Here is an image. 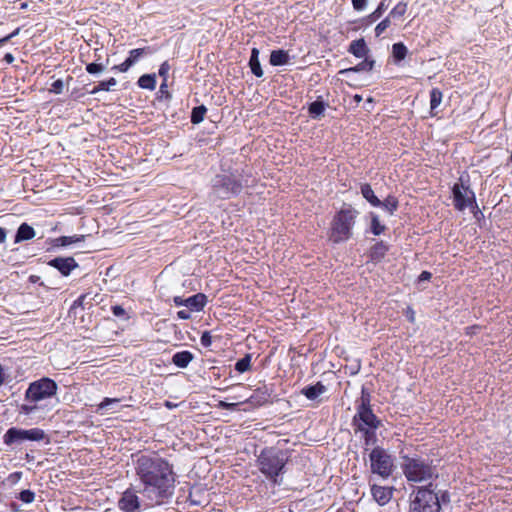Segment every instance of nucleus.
Here are the masks:
<instances>
[{"label":"nucleus","mask_w":512,"mask_h":512,"mask_svg":"<svg viewBox=\"0 0 512 512\" xmlns=\"http://www.w3.org/2000/svg\"><path fill=\"white\" fill-rule=\"evenodd\" d=\"M207 108L204 105L196 106L191 111L190 121L192 124H199L204 120Z\"/></svg>","instance_id":"nucleus-35"},{"label":"nucleus","mask_w":512,"mask_h":512,"mask_svg":"<svg viewBox=\"0 0 512 512\" xmlns=\"http://www.w3.org/2000/svg\"><path fill=\"white\" fill-rule=\"evenodd\" d=\"M138 485L136 489L128 488L123 493L121 498L118 500V507L124 512H137L141 505L140 499L137 495Z\"/></svg>","instance_id":"nucleus-12"},{"label":"nucleus","mask_w":512,"mask_h":512,"mask_svg":"<svg viewBox=\"0 0 512 512\" xmlns=\"http://www.w3.org/2000/svg\"><path fill=\"white\" fill-rule=\"evenodd\" d=\"M356 413L352 417L351 425L355 434L364 429H379L382 421L372 410L371 393L362 386L361 395L355 401Z\"/></svg>","instance_id":"nucleus-5"},{"label":"nucleus","mask_w":512,"mask_h":512,"mask_svg":"<svg viewBox=\"0 0 512 512\" xmlns=\"http://www.w3.org/2000/svg\"><path fill=\"white\" fill-rule=\"evenodd\" d=\"M471 212L473 213V217L477 220V221H480L482 219H484V214L483 212L479 209L478 207V204H477V201L475 200V205L472 204L468 207Z\"/></svg>","instance_id":"nucleus-51"},{"label":"nucleus","mask_w":512,"mask_h":512,"mask_svg":"<svg viewBox=\"0 0 512 512\" xmlns=\"http://www.w3.org/2000/svg\"><path fill=\"white\" fill-rule=\"evenodd\" d=\"M111 311L112 314L116 317H124L126 315V311L121 305L112 306Z\"/></svg>","instance_id":"nucleus-57"},{"label":"nucleus","mask_w":512,"mask_h":512,"mask_svg":"<svg viewBox=\"0 0 512 512\" xmlns=\"http://www.w3.org/2000/svg\"><path fill=\"white\" fill-rule=\"evenodd\" d=\"M382 16L378 14L375 10L369 15L365 16L361 19V22L364 26H369L380 19Z\"/></svg>","instance_id":"nucleus-45"},{"label":"nucleus","mask_w":512,"mask_h":512,"mask_svg":"<svg viewBox=\"0 0 512 512\" xmlns=\"http://www.w3.org/2000/svg\"><path fill=\"white\" fill-rule=\"evenodd\" d=\"M22 434L24 437V442L26 441H43L46 440V443H49V438L47 437L45 431L41 428H31V429H22Z\"/></svg>","instance_id":"nucleus-24"},{"label":"nucleus","mask_w":512,"mask_h":512,"mask_svg":"<svg viewBox=\"0 0 512 512\" xmlns=\"http://www.w3.org/2000/svg\"><path fill=\"white\" fill-rule=\"evenodd\" d=\"M242 404L243 403H241V402L229 403V402H226V401H219L217 407L220 408V409H223V410L235 411Z\"/></svg>","instance_id":"nucleus-46"},{"label":"nucleus","mask_w":512,"mask_h":512,"mask_svg":"<svg viewBox=\"0 0 512 512\" xmlns=\"http://www.w3.org/2000/svg\"><path fill=\"white\" fill-rule=\"evenodd\" d=\"M170 65L168 63V61H164L160 67H159V70H158V74L161 78H163V81H167V78H168V73H169V70H170Z\"/></svg>","instance_id":"nucleus-49"},{"label":"nucleus","mask_w":512,"mask_h":512,"mask_svg":"<svg viewBox=\"0 0 512 512\" xmlns=\"http://www.w3.org/2000/svg\"><path fill=\"white\" fill-rule=\"evenodd\" d=\"M326 392L327 387L321 381H318L313 385H307L300 390V394L311 401L317 400L322 394Z\"/></svg>","instance_id":"nucleus-17"},{"label":"nucleus","mask_w":512,"mask_h":512,"mask_svg":"<svg viewBox=\"0 0 512 512\" xmlns=\"http://www.w3.org/2000/svg\"><path fill=\"white\" fill-rule=\"evenodd\" d=\"M3 441L6 445L16 448L24 443L22 428L12 427L9 428L3 436Z\"/></svg>","instance_id":"nucleus-18"},{"label":"nucleus","mask_w":512,"mask_h":512,"mask_svg":"<svg viewBox=\"0 0 512 512\" xmlns=\"http://www.w3.org/2000/svg\"><path fill=\"white\" fill-rule=\"evenodd\" d=\"M432 278V273L429 271H422L418 277V282L429 281Z\"/></svg>","instance_id":"nucleus-60"},{"label":"nucleus","mask_w":512,"mask_h":512,"mask_svg":"<svg viewBox=\"0 0 512 512\" xmlns=\"http://www.w3.org/2000/svg\"><path fill=\"white\" fill-rule=\"evenodd\" d=\"M3 59L8 63L11 64L14 61V56L12 53H6L3 57Z\"/></svg>","instance_id":"nucleus-64"},{"label":"nucleus","mask_w":512,"mask_h":512,"mask_svg":"<svg viewBox=\"0 0 512 512\" xmlns=\"http://www.w3.org/2000/svg\"><path fill=\"white\" fill-rule=\"evenodd\" d=\"M19 28H17L16 30H14L12 33L2 37L1 39V42H2V45L6 42H8L12 37L16 36L18 33H19Z\"/></svg>","instance_id":"nucleus-61"},{"label":"nucleus","mask_w":512,"mask_h":512,"mask_svg":"<svg viewBox=\"0 0 512 512\" xmlns=\"http://www.w3.org/2000/svg\"><path fill=\"white\" fill-rule=\"evenodd\" d=\"M100 89L103 91H109L111 87L115 86L117 84V81L115 78L111 77L108 80L100 81Z\"/></svg>","instance_id":"nucleus-53"},{"label":"nucleus","mask_w":512,"mask_h":512,"mask_svg":"<svg viewBox=\"0 0 512 512\" xmlns=\"http://www.w3.org/2000/svg\"><path fill=\"white\" fill-rule=\"evenodd\" d=\"M194 359V355L192 352L188 351V350H183V351H179V352H176L173 356H172V360L171 362L178 368H186L190 362Z\"/></svg>","instance_id":"nucleus-23"},{"label":"nucleus","mask_w":512,"mask_h":512,"mask_svg":"<svg viewBox=\"0 0 512 512\" xmlns=\"http://www.w3.org/2000/svg\"><path fill=\"white\" fill-rule=\"evenodd\" d=\"M131 62L127 61V59L119 65H115L112 67V70L119 72H127L131 68Z\"/></svg>","instance_id":"nucleus-55"},{"label":"nucleus","mask_w":512,"mask_h":512,"mask_svg":"<svg viewBox=\"0 0 512 512\" xmlns=\"http://www.w3.org/2000/svg\"><path fill=\"white\" fill-rule=\"evenodd\" d=\"M85 240V235L60 236L54 239V247H66Z\"/></svg>","instance_id":"nucleus-29"},{"label":"nucleus","mask_w":512,"mask_h":512,"mask_svg":"<svg viewBox=\"0 0 512 512\" xmlns=\"http://www.w3.org/2000/svg\"><path fill=\"white\" fill-rule=\"evenodd\" d=\"M135 475L139 481L138 492L150 501L161 504L174 494L176 474L173 465L157 452L136 455Z\"/></svg>","instance_id":"nucleus-1"},{"label":"nucleus","mask_w":512,"mask_h":512,"mask_svg":"<svg viewBox=\"0 0 512 512\" xmlns=\"http://www.w3.org/2000/svg\"><path fill=\"white\" fill-rule=\"evenodd\" d=\"M244 184L237 171H224L211 180V194L220 200H229L241 194Z\"/></svg>","instance_id":"nucleus-6"},{"label":"nucleus","mask_w":512,"mask_h":512,"mask_svg":"<svg viewBox=\"0 0 512 512\" xmlns=\"http://www.w3.org/2000/svg\"><path fill=\"white\" fill-rule=\"evenodd\" d=\"M399 207L398 198L392 194H389L383 201L380 200V207L388 212L389 215H393Z\"/></svg>","instance_id":"nucleus-31"},{"label":"nucleus","mask_w":512,"mask_h":512,"mask_svg":"<svg viewBox=\"0 0 512 512\" xmlns=\"http://www.w3.org/2000/svg\"><path fill=\"white\" fill-rule=\"evenodd\" d=\"M392 21L393 20L388 15L382 19L374 29L375 37H380L386 31V29L391 26Z\"/></svg>","instance_id":"nucleus-40"},{"label":"nucleus","mask_w":512,"mask_h":512,"mask_svg":"<svg viewBox=\"0 0 512 512\" xmlns=\"http://www.w3.org/2000/svg\"><path fill=\"white\" fill-rule=\"evenodd\" d=\"M200 343L203 347L208 348L212 344V336L209 331H204L200 337Z\"/></svg>","instance_id":"nucleus-52"},{"label":"nucleus","mask_w":512,"mask_h":512,"mask_svg":"<svg viewBox=\"0 0 512 512\" xmlns=\"http://www.w3.org/2000/svg\"><path fill=\"white\" fill-rule=\"evenodd\" d=\"M378 429H364L362 431H358V433L362 434V438L364 440V445L366 447L370 445H374L377 442L376 431Z\"/></svg>","instance_id":"nucleus-38"},{"label":"nucleus","mask_w":512,"mask_h":512,"mask_svg":"<svg viewBox=\"0 0 512 512\" xmlns=\"http://www.w3.org/2000/svg\"><path fill=\"white\" fill-rule=\"evenodd\" d=\"M359 214L360 212L352 204L343 203L330 221L327 231L328 241L333 245H339L352 239Z\"/></svg>","instance_id":"nucleus-2"},{"label":"nucleus","mask_w":512,"mask_h":512,"mask_svg":"<svg viewBox=\"0 0 512 512\" xmlns=\"http://www.w3.org/2000/svg\"><path fill=\"white\" fill-rule=\"evenodd\" d=\"M290 60L289 53L283 49L271 51L269 62L272 66H283Z\"/></svg>","instance_id":"nucleus-25"},{"label":"nucleus","mask_w":512,"mask_h":512,"mask_svg":"<svg viewBox=\"0 0 512 512\" xmlns=\"http://www.w3.org/2000/svg\"><path fill=\"white\" fill-rule=\"evenodd\" d=\"M289 460L288 452L278 447H265L257 457V466L259 471L273 484L281 485L282 479H279L286 471V465Z\"/></svg>","instance_id":"nucleus-3"},{"label":"nucleus","mask_w":512,"mask_h":512,"mask_svg":"<svg viewBox=\"0 0 512 512\" xmlns=\"http://www.w3.org/2000/svg\"><path fill=\"white\" fill-rule=\"evenodd\" d=\"M348 52L355 56L356 58H364L368 57L370 49L368 48L366 41L364 38H359L357 40H353L349 47Z\"/></svg>","instance_id":"nucleus-20"},{"label":"nucleus","mask_w":512,"mask_h":512,"mask_svg":"<svg viewBox=\"0 0 512 512\" xmlns=\"http://www.w3.org/2000/svg\"><path fill=\"white\" fill-rule=\"evenodd\" d=\"M461 183H455L452 187L453 205L458 211H464L470 205H475L476 196L469 185H465L460 178Z\"/></svg>","instance_id":"nucleus-10"},{"label":"nucleus","mask_w":512,"mask_h":512,"mask_svg":"<svg viewBox=\"0 0 512 512\" xmlns=\"http://www.w3.org/2000/svg\"><path fill=\"white\" fill-rule=\"evenodd\" d=\"M389 250L390 245L383 240H379L370 247L368 251V258L373 263H379L383 260Z\"/></svg>","instance_id":"nucleus-15"},{"label":"nucleus","mask_w":512,"mask_h":512,"mask_svg":"<svg viewBox=\"0 0 512 512\" xmlns=\"http://www.w3.org/2000/svg\"><path fill=\"white\" fill-rule=\"evenodd\" d=\"M22 475L23 473L20 471L13 472L6 478L5 481H2V484H8L10 486H13L19 482Z\"/></svg>","instance_id":"nucleus-44"},{"label":"nucleus","mask_w":512,"mask_h":512,"mask_svg":"<svg viewBox=\"0 0 512 512\" xmlns=\"http://www.w3.org/2000/svg\"><path fill=\"white\" fill-rule=\"evenodd\" d=\"M158 93L160 94V99L165 98L167 100H170L172 98L171 93L168 91L167 81H162Z\"/></svg>","instance_id":"nucleus-47"},{"label":"nucleus","mask_w":512,"mask_h":512,"mask_svg":"<svg viewBox=\"0 0 512 512\" xmlns=\"http://www.w3.org/2000/svg\"><path fill=\"white\" fill-rule=\"evenodd\" d=\"M47 264L58 270L63 277H68L79 266L73 257H55L49 260Z\"/></svg>","instance_id":"nucleus-13"},{"label":"nucleus","mask_w":512,"mask_h":512,"mask_svg":"<svg viewBox=\"0 0 512 512\" xmlns=\"http://www.w3.org/2000/svg\"><path fill=\"white\" fill-rule=\"evenodd\" d=\"M12 380H13V378L11 377V375L6 374L5 368H4V366H2V378H1L2 386L10 384L12 382Z\"/></svg>","instance_id":"nucleus-58"},{"label":"nucleus","mask_w":512,"mask_h":512,"mask_svg":"<svg viewBox=\"0 0 512 512\" xmlns=\"http://www.w3.org/2000/svg\"><path fill=\"white\" fill-rule=\"evenodd\" d=\"M57 390V383L49 377L31 382L25 392L26 403L18 406V412L23 415L34 414L39 409L38 403L55 396Z\"/></svg>","instance_id":"nucleus-4"},{"label":"nucleus","mask_w":512,"mask_h":512,"mask_svg":"<svg viewBox=\"0 0 512 512\" xmlns=\"http://www.w3.org/2000/svg\"><path fill=\"white\" fill-rule=\"evenodd\" d=\"M88 294H82L80 295L74 302L73 304L71 305V308H70V311L76 309L77 307H82L84 308V305H85V300L87 298Z\"/></svg>","instance_id":"nucleus-54"},{"label":"nucleus","mask_w":512,"mask_h":512,"mask_svg":"<svg viewBox=\"0 0 512 512\" xmlns=\"http://www.w3.org/2000/svg\"><path fill=\"white\" fill-rule=\"evenodd\" d=\"M137 84L142 89L154 90L156 88V75L143 74L139 77Z\"/></svg>","instance_id":"nucleus-32"},{"label":"nucleus","mask_w":512,"mask_h":512,"mask_svg":"<svg viewBox=\"0 0 512 512\" xmlns=\"http://www.w3.org/2000/svg\"><path fill=\"white\" fill-rule=\"evenodd\" d=\"M328 107L322 96H318L317 99L308 105V113L312 119L319 120L324 116V112Z\"/></svg>","instance_id":"nucleus-21"},{"label":"nucleus","mask_w":512,"mask_h":512,"mask_svg":"<svg viewBox=\"0 0 512 512\" xmlns=\"http://www.w3.org/2000/svg\"><path fill=\"white\" fill-rule=\"evenodd\" d=\"M408 53L407 47L402 42L394 43L392 46V55L394 58V61L396 63H399L403 61Z\"/></svg>","instance_id":"nucleus-33"},{"label":"nucleus","mask_w":512,"mask_h":512,"mask_svg":"<svg viewBox=\"0 0 512 512\" xmlns=\"http://www.w3.org/2000/svg\"><path fill=\"white\" fill-rule=\"evenodd\" d=\"M436 496L440 507L442 505L449 504L451 501V495L448 490H439L438 492H436Z\"/></svg>","instance_id":"nucleus-43"},{"label":"nucleus","mask_w":512,"mask_h":512,"mask_svg":"<svg viewBox=\"0 0 512 512\" xmlns=\"http://www.w3.org/2000/svg\"><path fill=\"white\" fill-rule=\"evenodd\" d=\"M369 217L371 219L370 232L374 236H380L385 233L387 227L380 222L379 215L375 212H370Z\"/></svg>","instance_id":"nucleus-30"},{"label":"nucleus","mask_w":512,"mask_h":512,"mask_svg":"<svg viewBox=\"0 0 512 512\" xmlns=\"http://www.w3.org/2000/svg\"><path fill=\"white\" fill-rule=\"evenodd\" d=\"M407 318L412 323L415 321V313H414L413 309L410 307L408 308V311H407Z\"/></svg>","instance_id":"nucleus-63"},{"label":"nucleus","mask_w":512,"mask_h":512,"mask_svg":"<svg viewBox=\"0 0 512 512\" xmlns=\"http://www.w3.org/2000/svg\"><path fill=\"white\" fill-rule=\"evenodd\" d=\"M177 317L182 320H188L191 318V312L188 309L180 310L177 312Z\"/></svg>","instance_id":"nucleus-59"},{"label":"nucleus","mask_w":512,"mask_h":512,"mask_svg":"<svg viewBox=\"0 0 512 512\" xmlns=\"http://www.w3.org/2000/svg\"><path fill=\"white\" fill-rule=\"evenodd\" d=\"M369 0H351L352 7L355 11L361 12L367 8Z\"/></svg>","instance_id":"nucleus-50"},{"label":"nucleus","mask_w":512,"mask_h":512,"mask_svg":"<svg viewBox=\"0 0 512 512\" xmlns=\"http://www.w3.org/2000/svg\"><path fill=\"white\" fill-rule=\"evenodd\" d=\"M363 198L373 207H380V199L375 195L372 187L368 183H364L360 187Z\"/></svg>","instance_id":"nucleus-27"},{"label":"nucleus","mask_w":512,"mask_h":512,"mask_svg":"<svg viewBox=\"0 0 512 512\" xmlns=\"http://www.w3.org/2000/svg\"><path fill=\"white\" fill-rule=\"evenodd\" d=\"M369 458L372 473L378 474L384 479H387L392 475L394 470V460L384 448L380 446L373 448Z\"/></svg>","instance_id":"nucleus-9"},{"label":"nucleus","mask_w":512,"mask_h":512,"mask_svg":"<svg viewBox=\"0 0 512 512\" xmlns=\"http://www.w3.org/2000/svg\"><path fill=\"white\" fill-rule=\"evenodd\" d=\"M156 50L151 46H146L143 48H136L129 51V56L126 58L127 61L131 62V66H133L143 55H151Z\"/></svg>","instance_id":"nucleus-28"},{"label":"nucleus","mask_w":512,"mask_h":512,"mask_svg":"<svg viewBox=\"0 0 512 512\" xmlns=\"http://www.w3.org/2000/svg\"><path fill=\"white\" fill-rule=\"evenodd\" d=\"M407 9H408V3L407 2H404V1H401L399 3H397L389 12L388 16L392 19V20H396V19H400L402 18L406 12H407Z\"/></svg>","instance_id":"nucleus-34"},{"label":"nucleus","mask_w":512,"mask_h":512,"mask_svg":"<svg viewBox=\"0 0 512 512\" xmlns=\"http://www.w3.org/2000/svg\"><path fill=\"white\" fill-rule=\"evenodd\" d=\"M252 355L250 353L245 354L244 357L238 359L235 363V370L239 373L247 372L251 369Z\"/></svg>","instance_id":"nucleus-36"},{"label":"nucleus","mask_w":512,"mask_h":512,"mask_svg":"<svg viewBox=\"0 0 512 512\" xmlns=\"http://www.w3.org/2000/svg\"><path fill=\"white\" fill-rule=\"evenodd\" d=\"M259 54L260 51L258 48L253 47L251 49V55L249 59V67L251 69V72L258 78L263 76V70L259 61Z\"/></svg>","instance_id":"nucleus-26"},{"label":"nucleus","mask_w":512,"mask_h":512,"mask_svg":"<svg viewBox=\"0 0 512 512\" xmlns=\"http://www.w3.org/2000/svg\"><path fill=\"white\" fill-rule=\"evenodd\" d=\"M371 494L374 500L379 505L383 506L391 500L393 496V488L373 484L371 485Z\"/></svg>","instance_id":"nucleus-16"},{"label":"nucleus","mask_w":512,"mask_h":512,"mask_svg":"<svg viewBox=\"0 0 512 512\" xmlns=\"http://www.w3.org/2000/svg\"><path fill=\"white\" fill-rule=\"evenodd\" d=\"M105 67L106 66L102 63L92 62L88 63L85 69L89 74L95 75L103 72L105 70Z\"/></svg>","instance_id":"nucleus-42"},{"label":"nucleus","mask_w":512,"mask_h":512,"mask_svg":"<svg viewBox=\"0 0 512 512\" xmlns=\"http://www.w3.org/2000/svg\"><path fill=\"white\" fill-rule=\"evenodd\" d=\"M120 402V399L118 398H109L105 397L95 408V413L104 415L105 410L110 408L113 404H117Z\"/></svg>","instance_id":"nucleus-37"},{"label":"nucleus","mask_w":512,"mask_h":512,"mask_svg":"<svg viewBox=\"0 0 512 512\" xmlns=\"http://www.w3.org/2000/svg\"><path fill=\"white\" fill-rule=\"evenodd\" d=\"M207 303V296L203 293H197L185 299V307L190 312L202 311Z\"/></svg>","instance_id":"nucleus-19"},{"label":"nucleus","mask_w":512,"mask_h":512,"mask_svg":"<svg viewBox=\"0 0 512 512\" xmlns=\"http://www.w3.org/2000/svg\"><path fill=\"white\" fill-rule=\"evenodd\" d=\"M375 61L369 57H364L363 61L358 63L357 65L345 69H341L339 71V75L345 76L346 78H350L351 76L356 75L358 72H370L374 68Z\"/></svg>","instance_id":"nucleus-14"},{"label":"nucleus","mask_w":512,"mask_h":512,"mask_svg":"<svg viewBox=\"0 0 512 512\" xmlns=\"http://www.w3.org/2000/svg\"><path fill=\"white\" fill-rule=\"evenodd\" d=\"M272 394V385L262 384L253 391L250 397H248L244 401H241V403L250 404L253 408H259L270 403V398Z\"/></svg>","instance_id":"nucleus-11"},{"label":"nucleus","mask_w":512,"mask_h":512,"mask_svg":"<svg viewBox=\"0 0 512 512\" xmlns=\"http://www.w3.org/2000/svg\"><path fill=\"white\" fill-rule=\"evenodd\" d=\"M35 235H36V233H35L34 228L24 222L18 227V229L14 235V243L28 241V240L34 238Z\"/></svg>","instance_id":"nucleus-22"},{"label":"nucleus","mask_w":512,"mask_h":512,"mask_svg":"<svg viewBox=\"0 0 512 512\" xmlns=\"http://www.w3.org/2000/svg\"><path fill=\"white\" fill-rule=\"evenodd\" d=\"M63 88H64L63 81L61 79H57L51 84V88L49 89V92L54 93V94H61L63 92Z\"/></svg>","instance_id":"nucleus-48"},{"label":"nucleus","mask_w":512,"mask_h":512,"mask_svg":"<svg viewBox=\"0 0 512 512\" xmlns=\"http://www.w3.org/2000/svg\"><path fill=\"white\" fill-rule=\"evenodd\" d=\"M390 2L388 0H381L376 7L375 11L380 14L381 16L384 14V12L388 9Z\"/></svg>","instance_id":"nucleus-56"},{"label":"nucleus","mask_w":512,"mask_h":512,"mask_svg":"<svg viewBox=\"0 0 512 512\" xmlns=\"http://www.w3.org/2000/svg\"><path fill=\"white\" fill-rule=\"evenodd\" d=\"M173 302L177 307L185 306V299H183L181 296H175L173 298Z\"/></svg>","instance_id":"nucleus-62"},{"label":"nucleus","mask_w":512,"mask_h":512,"mask_svg":"<svg viewBox=\"0 0 512 512\" xmlns=\"http://www.w3.org/2000/svg\"><path fill=\"white\" fill-rule=\"evenodd\" d=\"M443 98L442 91L439 88H432L430 91V109L431 111L438 108Z\"/></svg>","instance_id":"nucleus-39"},{"label":"nucleus","mask_w":512,"mask_h":512,"mask_svg":"<svg viewBox=\"0 0 512 512\" xmlns=\"http://www.w3.org/2000/svg\"><path fill=\"white\" fill-rule=\"evenodd\" d=\"M25 504H30L35 499V493L32 490L25 489L22 490L17 496Z\"/></svg>","instance_id":"nucleus-41"},{"label":"nucleus","mask_w":512,"mask_h":512,"mask_svg":"<svg viewBox=\"0 0 512 512\" xmlns=\"http://www.w3.org/2000/svg\"><path fill=\"white\" fill-rule=\"evenodd\" d=\"M437 485L429 482L415 487L409 496L408 512H440L441 507L436 496Z\"/></svg>","instance_id":"nucleus-7"},{"label":"nucleus","mask_w":512,"mask_h":512,"mask_svg":"<svg viewBox=\"0 0 512 512\" xmlns=\"http://www.w3.org/2000/svg\"><path fill=\"white\" fill-rule=\"evenodd\" d=\"M402 459V470L408 481L420 483L438 477L435 468L431 464L432 461L419 456L410 457L408 455L402 456Z\"/></svg>","instance_id":"nucleus-8"}]
</instances>
